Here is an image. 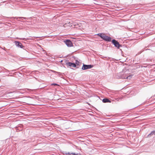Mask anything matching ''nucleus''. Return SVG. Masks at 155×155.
Here are the masks:
<instances>
[{
  "label": "nucleus",
  "mask_w": 155,
  "mask_h": 155,
  "mask_svg": "<svg viewBox=\"0 0 155 155\" xmlns=\"http://www.w3.org/2000/svg\"><path fill=\"white\" fill-rule=\"evenodd\" d=\"M98 35L100 36L101 38L103 39H104L106 41H111V38L106 36L105 35L103 34H98Z\"/></svg>",
  "instance_id": "1"
},
{
  "label": "nucleus",
  "mask_w": 155,
  "mask_h": 155,
  "mask_svg": "<svg viewBox=\"0 0 155 155\" xmlns=\"http://www.w3.org/2000/svg\"><path fill=\"white\" fill-rule=\"evenodd\" d=\"M51 85H57V86H58L59 85H58V84H51Z\"/></svg>",
  "instance_id": "12"
},
{
  "label": "nucleus",
  "mask_w": 155,
  "mask_h": 155,
  "mask_svg": "<svg viewBox=\"0 0 155 155\" xmlns=\"http://www.w3.org/2000/svg\"><path fill=\"white\" fill-rule=\"evenodd\" d=\"M79 63L80 62L78 60L76 61V63L75 64H77V65H79Z\"/></svg>",
  "instance_id": "11"
},
{
  "label": "nucleus",
  "mask_w": 155,
  "mask_h": 155,
  "mask_svg": "<svg viewBox=\"0 0 155 155\" xmlns=\"http://www.w3.org/2000/svg\"><path fill=\"white\" fill-rule=\"evenodd\" d=\"M67 64L70 67H76V64L74 63L68 62Z\"/></svg>",
  "instance_id": "5"
},
{
  "label": "nucleus",
  "mask_w": 155,
  "mask_h": 155,
  "mask_svg": "<svg viewBox=\"0 0 155 155\" xmlns=\"http://www.w3.org/2000/svg\"><path fill=\"white\" fill-rule=\"evenodd\" d=\"M153 135H155V130L152 131L148 135V137H150Z\"/></svg>",
  "instance_id": "8"
},
{
  "label": "nucleus",
  "mask_w": 155,
  "mask_h": 155,
  "mask_svg": "<svg viewBox=\"0 0 155 155\" xmlns=\"http://www.w3.org/2000/svg\"><path fill=\"white\" fill-rule=\"evenodd\" d=\"M68 154L69 155H81V154H80L79 153L76 154L75 153H68Z\"/></svg>",
  "instance_id": "9"
},
{
  "label": "nucleus",
  "mask_w": 155,
  "mask_h": 155,
  "mask_svg": "<svg viewBox=\"0 0 155 155\" xmlns=\"http://www.w3.org/2000/svg\"><path fill=\"white\" fill-rule=\"evenodd\" d=\"M112 43L114 45V46L119 48L120 47V44L116 40H113L112 41Z\"/></svg>",
  "instance_id": "3"
},
{
  "label": "nucleus",
  "mask_w": 155,
  "mask_h": 155,
  "mask_svg": "<svg viewBox=\"0 0 155 155\" xmlns=\"http://www.w3.org/2000/svg\"><path fill=\"white\" fill-rule=\"evenodd\" d=\"M93 67V66L91 65H85L83 64L82 67V69L83 70H86L88 69L91 68Z\"/></svg>",
  "instance_id": "2"
},
{
  "label": "nucleus",
  "mask_w": 155,
  "mask_h": 155,
  "mask_svg": "<svg viewBox=\"0 0 155 155\" xmlns=\"http://www.w3.org/2000/svg\"><path fill=\"white\" fill-rule=\"evenodd\" d=\"M103 102L104 103H106V102H109L110 103L111 102L110 101L109 99L105 98L103 100Z\"/></svg>",
  "instance_id": "7"
},
{
  "label": "nucleus",
  "mask_w": 155,
  "mask_h": 155,
  "mask_svg": "<svg viewBox=\"0 0 155 155\" xmlns=\"http://www.w3.org/2000/svg\"><path fill=\"white\" fill-rule=\"evenodd\" d=\"M15 43L16 45L17 46L20 47L21 48H22V45L21 43L19 42L18 41H15Z\"/></svg>",
  "instance_id": "6"
},
{
  "label": "nucleus",
  "mask_w": 155,
  "mask_h": 155,
  "mask_svg": "<svg viewBox=\"0 0 155 155\" xmlns=\"http://www.w3.org/2000/svg\"><path fill=\"white\" fill-rule=\"evenodd\" d=\"M66 45L69 47H71L72 45V43L69 40H67L65 41Z\"/></svg>",
  "instance_id": "4"
},
{
  "label": "nucleus",
  "mask_w": 155,
  "mask_h": 155,
  "mask_svg": "<svg viewBox=\"0 0 155 155\" xmlns=\"http://www.w3.org/2000/svg\"><path fill=\"white\" fill-rule=\"evenodd\" d=\"M132 76H133L132 75H130L129 76H128L126 78L127 79H130L132 78Z\"/></svg>",
  "instance_id": "10"
}]
</instances>
